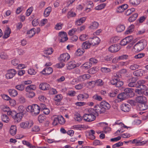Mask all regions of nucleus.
Returning <instances> with one entry per match:
<instances>
[{"instance_id": "nucleus-7", "label": "nucleus", "mask_w": 148, "mask_h": 148, "mask_svg": "<svg viewBox=\"0 0 148 148\" xmlns=\"http://www.w3.org/2000/svg\"><path fill=\"white\" fill-rule=\"evenodd\" d=\"M16 71L14 69H11L8 71L5 75V77L8 79L12 78L16 74Z\"/></svg>"}, {"instance_id": "nucleus-56", "label": "nucleus", "mask_w": 148, "mask_h": 148, "mask_svg": "<svg viewBox=\"0 0 148 148\" xmlns=\"http://www.w3.org/2000/svg\"><path fill=\"white\" fill-rule=\"evenodd\" d=\"M33 10V7H31L29 8L26 11L25 14L26 16H29L32 13Z\"/></svg>"}, {"instance_id": "nucleus-2", "label": "nucleus", "mask_w": 148, "mask_h": 148, "mask_svg": "<svg viewBox=\"0 0 148 148\" xmlns=\"http://www.w3.org/2000/svg\"><path fill=\"white\" fill-rule=\"evenodd\" d=\"M110 108V104L105 101L101 102L100 105H97L95 106V108L98 114L104 113Z\"/></svg>"}, {"instance_id": "nucleus-25", "label": "nucleus", "mask_w": 148, "mask_h": 148, "mask_svg": "<svg viewBox=\"0 0 148 148\" xmlns=\"http://www.w3.org/2000/svg\"><path fill=\"white\" fill-rule=\"evenodd\" d=\"M99 26V23H98L94 21L92 22L89 26V28L92 29H96Z\"/></svg>"}, {"instance_id": "nucleus-46", "label": "nucleus", "mask_w": 148, "mask_h": 148, "mask_svg": "<svg viewBox=\"0 0 148 148\" xmlns=\"http://www.w3.org/2000/svg\"><path fill=\"white\" fill-rule=\"evenodd\" d=\"M106 5V4L105 3L101 4L98 5L95 8V9L96 10H101L105 8Z\"/></svg>"}, {"instance_id": "nucleus-29", "label": "nucleus", "mask_w": 148, "mask_h": 148, "mask_svg": "<svg viewBox=\"0 0 148 148\" xmlns=\"http://www.w3.org/2000/svg\"><path fill=\"white\" fill-rule=\"evenodd\" d=\"M134 26L133 25H131L127 29L125 32V34H128L131 33L132 32L134 29Z\"/></svg>"}, {"instance_id": "nucleus-1", "label": "nucleus", "mask_w": 148, "mask_h": 148, "mask_svg": "<svg viewBox=\"0 0 148 148\" xmlns=\"http://www.w3.org/2000/svg\"><path fill=\"white\" fill-rule=\"evenodd\" d=\"M87 111V113L84 114V121L86 122H91L96 119L95 115H98V113L95 109L89 108L85 109L84 112Z\"/></svg>"}, {"instance_id": "nucleus-15", "label": "nucleus", "mask_w": 148, "mask_h": 148, "mask_svg": "<svg viewBox=\"0 0 148 148\" xmlns=\"http://www.w3.org/2000/svg\"><path fill=\"white\" fill-rule=\"evenodd\" d=\"M50 87V85L46 83H42L40 84L39 86V88L43 90H49Z\"/></svg>"}, {"instance_id": "nucleus-45", "label": "nucleus", "mask_w": 148, "mask_h": 148, "mask_svg": "<svg viewBox=\"0 0 148 148\" xmlns=\"http://www.w3.org/2000/svg\"><path fill=\"white\" fill-rule=\"evenodd\" d=\"M74 119L75 121L78 122H80L82 120V118L81 116L78 113H76L75 115Z\"/></svg>"}, {"instance_id": "nucleus-36", "label": "nucleus", "mask_w": 148, "mask_h": 148, "mask_svg": "<svg viewBox=\"0 0 148 148\" xmlns=\"http://www.w3.org/2000/svg\"><path fill=\"white\" fill-rule=\"evenodd\" d=\"M144 49V47H133L132 50L134 52H138Z\"/></svg>"}, {"instance_id": "nucleus-5", "label": "nucleus", "mask_w": 148, "mask_h": 148, "mask_svg": "<svg viewBox=\"0 0 148 148\" xmlns=\"http://www.w3.org/2000/svg\"><path fill=\"white\" fill-rule=\"evenodd\" d=\"M110 82L111 84L117 87H121L123 84V82L119 78L113 79L110 80Z\"/></svg>"}, {"instance_id": "nucleus-13", "label": "nucleus", "mask_w": 148, "mask_h": 148, "mask_svg": "<svg viewBox=\"0 0 148 148\" xmlns=\"http://www.w3.org/2000/svg\"><path fill=\"white\" fill-rule=\"evenodd\" d=\"M128 7V5L126 4H123L121 6H118L116 10L117 13H120L123 12Z\"/></svg>"}, {"instance_id": "nucleus-8", "label": "nucleus", "mask_w": 148, "mask_h": 148, "mask_svg": "<svg viewBox=\"0 0 148 148\" xmlns=\"http://www.w3.org/2000/svg\"><path fill=\"white\" fill-rule=\"evenodd\" d=\"M33 124L32 121H26L21 123L20 126L23 129H29L33 125Z\"/></svg>"}, {"instance_id": "nucleus-57", "label": "nucleus", "mask_w": 148, "mask_h": 148, "mask_svg": "<svg viewBox=\"0 0 148 148\" xmlns=\"http://www.w3.org/2000/svg\"><path fill=\"white\" fill-rule=\"evenodd\" d=\"M101 70L102 72L105 73L109 72L111 71L110 69L106 67H101Z\"/></svg>"}, {"instance_id": "nucleus-33", "label": "nucleus", "mask_w": 148, "mask_h": 148, "mask_svg": "<svg viewBox=\"0 0 148 148\" xmlns=\"http://www.w3.org/2000/svg\"><path fill=\"white\" fill-rule=\"evenodd\" d=\"M138 14L137 13H135L132 15L128 18V21L130 22H132L135 21L138 17Z\"/></svg>"}, {"instance_id": "nucleus-16", "label": "nucleus", "mask_w": 148, "mask_h": 148, "mask_svg": "<svg viewBox=\"0 0 148 148\" xmlns=\"http://www.w3.org/2000/svg\"><path fill=\"white\" fill-rule=\"evenodd\" d=\"M53 71L52 68L49 66H46L41 72L43 74L49 75Z\"/></svg>"}, {"instance_id": "nucleus-4", "label": "nucleus", "mask_w": 148, "mask_h": 148, "mask_svg": "<svg viewBox=\"0 0 148 148\" xmlns=\"http://www.w3.org/2000/svg\"><path fill=\"white\" fill-rule=\"evenodd\" d=\"M89 39L90 40H88L84 42V46H95L97 45L100 42V40L97 37H94L93 38H89Z\"/></svg>"}, {"instance_id": "nucleus-26", "label": "nucleus", "mask_w": 148, "mask_h": 148, "mask_svg": "<svg viewBox=\"0 0 148 148\" xmlns=\"http://www.w3.org/2000/svg\"><path fill=\"white\" fill-rule=\"evenodd\" d=\"M119 39V37L116 36L112 37L110 39L109 43L110 44L115 43Z\"/></svg>"}, {"instance_id": "nucleus-54", "label": "nucleus", "mask_w": 148, "mask_h": 148, "mask_svg": "<svg viewBox=\"0 0 148 148\" xmlns=\"http://www.w3.org/2000/svg\"><path fill=\"white\" fill-rule=\"evenodd\" d=\"M83 23V18H81L75 21V25L77 26L80 25Z\"/></svg>"}, {"instance_id": "nucleus-27", "label": "nucleus", "mask_w": 148, "mask_h": 148, "mask_svg": "<svg viewBox=\"0 0 148 148\" xmlns=\"http://www.w3.org/2000/svg\"><path fill=\"white\" fill-rule=\"evenodd\" d=\"M139 107L140 110L142 111L147 110L148 108V106L145 103L140 104L139 105Z\"/></svg>"}, {"instance_id": "nucleus-47", "label": "nucleus", "mask_w": 148, "mask_h": 148, "mask_svg": "<svg viewBox=\"0 0 148 148\" xmlns=\"http://www.w3.org/2000/svg\"><path fill=\"white\" fill-rule=\"evenodd\" d=\"M140 66L136 64H133L131 65L130 67V69L132 70H135L136 69L140 68Z\"/></svg>"}, {"instance_id": "nucleus-19", "label": "nucleus", "mask_w": 148, "mask_h": 148, "mask_svg": "<svg viewBox=\"0 0 148 148\" xmlns=\"http://www.w3.org/2000/svg\"><path fill=\"white\" fill-rule=\"evenodd\" d=\"M146 143V141H141L139 138L134 139L132 141V144H136L137 145H141Z\"/></svg>"}, {"instance_id": "nucleus-9", "label": "nucleus", "mask_w": 148, "mask_h": 148, "mask_svg": "<svg viewBox=\"0 0 148 148\" xmlns=\"http://www.w3.org/2000/svg\"><path fill=\"white\" fill-rule=\"evenodd\" d=\"M133 39V37L132 36H129L125 37L121 41L120 45L121 46H125L131 42Z\"/></svg>"}, {"instance_id": "nucleus-51", "label": "nucleus", "mask_w": 148, "mask_h": 148, "mask_svg": "<svg viewBox=\"0 0 148 148\" xmlns=\"http://www.w3.org/2000/svg\"><path fill=\"white\" fill-rule=\"evenodd\" d=\"M95 83L96 85L99 86H102L104 84L103 82L101 79H98L96 80Z\"/></svg>"}, {"instance_id": "nucleus-63", "label": "nucleus", "mask_w": 148, "mask_h": 148, "mask_svg": "<svg viewBox=\"0 0 148 148\" xmlns=\"http://www.w3.org/2000/svg\"><path fill=\"white\" fill-rule=\"evenodd\" d=\"M123 143L121 142H119L116 144H114L112 146V148H115L117 147H119L122 146Z\"/></svg>"}, {"instance_id": "nucleus-12", "label": "nucleus", "mask_w": 148, "mask_h": 148, "mask_svg": "<svg viewBox=\"0 0 148 148\" xmlns=\"http://www.w3.org/2000/svg\"><path fill=\"white\" fill-rule=\"evenodd\" d=\"M135 101L136 103L141 104L143 103H146L147 99L145 96H138L136 97Z\"/></svg>"}, {"instance_id": "nucleus-39", "label": "nucleus", "mask_w": 148, "mask_h": 148, "mask_svg": "<svg viewBox=\"0 0 148 148\" xmlns=\"http://www.w3.org/2000/svg\"><path fill=\"white\" fill-rule=\"evenodd\" d=\"M130 4L133 5H137L140 3V0H130L129 1Z\"/></svg>"}, {"instance_id": "nucleus-30", "label": "nucleus", "mask_w": 148, "mask_h": 148, "mask_svg": "<svg viewBox=\"0 0 148 148\" xmlns=\"http://www.w3.org/2000/svg\"><path fill=\"white\" fill-rule=\"evenodd\" d=\"M128 97L124 92L119 94L117 96V98L121 100H124Z\"/></svg>"}, {"instance_id": "nucleus-42", "label": "nucleus", "mask_w": 148, "mask_h": 148, "mask_svg": "<svg viewBox=\"0 0 148 148\" xmlns=\"http://www.w3.org/2000/svg\"><path fill=\"white\" fill-rule=\"evenodd\" d=\"M15 88L19 91H22L24 89V85L23 84H18L15 86Z\"/></svg>"}, {"instance_id": "nucleus-20", "label": "nucleus", "mask_w": 148, "mask_h": 148, "mask_svg": "<svg viewBox=\"0 0 148 148\" xmlns=\"http://www.w3.org/2000/svg\"><path fill=\"white\" fill-rule=\"evenodd\" d=\"M147 45L146 41L144 39H142L138 42L134 46H146Z\"/></svg>"}, {"instance_id": "nucleus-28", "label": "nucleus", "mask_w": 148, "mask_h": 148, "mask_svg": "<svg viewBox=\"0 0 148 148\" xmlns=\"http://www.w3.org/2000/svg\"><path fill=\"white\" fill-rule=\"evenodd\" d=\"M86 133H88L89 136L88 138L91 140H93L95 139V137L94 135L95 134V131L93 130H90L89 132H87Z\"/></svg>"}, {"instance_id": "nucleus-43", "label": "nucleus", "mask_w": 148, "mask_h": 148, "mask_svg": "<svg viewBox=\"0 0 148 148\" xmlns=\"http://www.w3.org/2000/svg\"><path fill=\"white\" fill-rule=\"evenodd\" d=\"M53 50L51 47H50L45 50L44 53L46 55H50L53 52Z\"/></svg>"}, {"instance_id": "nucleus-38", "label": "nucleus", "mask_w": 148, "mask_h": 148, "mask_svg": "<svg viewBox=\"0 0 148 148\" xmlns=\"http://www.w3.org/2000/svg\"><path fill=\"white\" fill-rule=\"evenodd\" d=\"M125 27L123 25H118L116 28V30L118 32H121L124 30Z\"/></svg>"}, {"instance_id": "nucleus-40", "label": "nucleus", "mask_w": 148, "mask_h": 148, "mask_svg": "<svg viewBox=\"0 0 148 148\" xmlns=\"http://www.w3.org/2000/svg\"><path fill=\"white\" fill-rule=\"evenodd\" d=\"M7 110H4V111L7 112V114L8 115H11L12 117L15 114L16 112L14 111H9V108H6Z\"/></svg>"}, {"instance_id": "nucleus-11", "label": "nucleus", "mask_w": 148, "mask_h": 148, "mask_svg": "<svg viewBox=\"0 0 148 148\" xmlns=\"http://www.w3.org/2000/svg\"><path fill=\"white\" fill-rule=\"evenodd\" d=\"M70 56L67 53L61 54L59 60L62 62L67 61L70 58Z\"/></svg>"}, {"instance_id": "nucleus-21", "label": "nucleus", "mask_w": 148, "mask_h": 148, "mask_svg": "<svg viewBox=\"0 0 148 148\" xmlns=\"http://www.w3.org/2000/svg\"><path fill=\"white\" fill-rule=\"evenodd\" d=\"M133 90V89L132 88H127L125 89L124 92L129 97L131 95L134 93Z\"/></svg>"}, {"instance_id": "nucleus-22", "label": "nucleus", "mask_w": 148, "mask_h": 148, "mask_svg": "<svg viewBox=\"0 0 148 148\" xmlns=\"http://www.w3.org/2000/svg\"><path fill=\"white\" fill-rule=\"evenodd\" d=\"M10 95L12 97H14L18 95L17 91L14 89H10L8 90Z\"/></svg>"}, {"instance_id": "nucleus-14", "label": "nucleus", "mask_w": 148, "mask_h": 148, "mask_svg": "<svg viewBox=\"0 0 148 148\" xmlns=\"http://www.w3.org/2000/svg\"><path fill=\"white\" fill-rule=\"evenodd\" d=\"M121 109L125 112H129L130 110L131 106L129 104L123 103L121 105Z\"/></svg>"}, {"instance_id": "nucleus-34", "label": "nucleus", "mask_w": 148, "mask_h": 148, "mask_svg": "<svg viewBox=\"0 0 148 148\" xmlns=\"http://www.w3.org/2000/svg\"><path fill=\"white\" fill-rule=\"evenodd\" d=\"M58 123L61 125L64 124L65 120L62 116H58Z\"/></svg>"}, {"instance_id": "nucleus-32", "label": "nucleus", "mask_w": 148, "mask_h": 148, "mask_svg": "<svg viewBox=\"0 0 148 148\" xmlns=\"http://www.w3.org/2000/svg\"><path fill=\"white\" fill-rule=\"evenodd\" d=\"M16 127L14 125H12L10 128V133L12 136L16 134Z\"/></svg>"}, {"instance_id": "nucleus-58", "label": "nucleus", "mask_w": 148, "mask_h": 148, "mask_svg": "<svg viewBox=\"0 0 148 148\" xmlns=\"http://www.w3.org/2000/svg\"><path fill=\"white\" fill-rule=\"evenodd\" d=\"M0 57L2 59H6L8 58V56L6 53L2 52L0 54Z\"/></svg>"}, {"instance_id": "nucleus-6", "label": "nucleus", "mask_w": 148, "mask_h": 148, "mask_svg": "<svg viewBox=\"0 0 148 148\" xmlns=\"http://www.w3.org/2000/svg\"><path fill=\"white\" fill-rule=\"evenodd\" d=\"M59 41L60 42H64L68 40L66 33L64 32H61L59 33Z\"/></svg>"}, {"instance_id": "nucleus-53", "label": "nucleus", "mask_w": 148, "mask_h": 148, "mask_svg": "<svg viewBox=\"0 0 148 148\" xmlns=\"http://www.w3.org/2000/svg\"><path fill=\"white\" fill-rule=\"evenodd\" d=\"M49 90V93L50 94H51V95L56 94L58 93V92L56 90V89L55 88H51L50 87Z\"/></svg>"}, {"instance_id": "nucleus-49", "label": "nucleus", "mask_w": 148, "mask_h": 148, "mask_svg": "<svg viewBox=\"0 0 148 148\" xmlns=\"http://www.w3.org/2000/svg\"><path fill=\"white\" fill-rule=\"evenodd\" d=\"M1 119L3 122L7 123L9 120V119L6 114H3L1 116Z\"/></svg>"}, {"instance_id": "nucleus-52", "label": "nucleus", "mask_w": 148, "mask_h": 148, "mask_svg": "<svg viewBox=\"0 0 148 148\" xmlns=\"http://www.w3.org/2000/svg\"><path fill=\"white\" fill-rule=\"evenodd\" d=\"M67 17L68 18L75 17L76 16L75 13L73 12L72 10H71L68 13Z\"/></svg>"}, {"instance_id": "nucleus-64", "label": "nucleus", "mask_w": 148, "mask_h": 148, "mask_svg": "<svg viewBox=\"0 0 148 148\" xmlns=\"http://www.w3.org/2000/svg\"><path fill=\"white\" fill-rule=\"evenodd\" d=\"M77 31V29L76 28H73L71 30H70L68 32V34L70 36H73L75 33V32Z\"/></svg>"}, {"instance_id": "nucleus-10", "label": "nucleus", "mask_w": 148, "mask_h": 148, "mask_svg": "<svg viewBox=\"0 0 148 148\" xmlns=\"http://www.w3.org/2000/svg\"><path fill=\"white\" fill-rule=\"evenodd\" d=\"M23 115V114L22 113L19 112L16 114V112L15 114L13 116L12 118L15 123H18L21 121Z\"/></svg>"}, {"instance_id": "nucleus-44", "label": "nucleus", "mask_w": 148, "mask_h": 148, "mask_svg": "<svg viewBox=\"0 0 148 148\" xmlns=\"http://www.w3.org/2000/svg\"><path fill=\"white\" fill-rule=\"evenodd\" d=\"M22 143L23 144L26 145L29 148H35V146H32L31 143L27 141L23 140L22 141Z\"/></svg>"}, {"instance_id": "nucleus-50", "label": "nucleus", "mask_w": 148, "mask_h": 148, "mask_svg": "<svg viewBox=\"0 0 148 148\" xmlns=\"http://www.w3.org/2000/svg\"><path fill=\"white\" fill-rule=\"evenodd\" d=\"M83 53V49L82 48V49H78L75 52V54L78 56L82 55Z\"/></svg>"}, {"instance_id": "nucleus-24", "label": "nucleus", "mask_w": 148, "mask_h": 148, "mask_svg": "<svg viewBox=\"0 0 148 148\" xmlns=\"http://www.w3.org/2000/svg\"><path fill=\"white\" fill-rule=\"evenodd\" d=\"M51 10L52 8L51 7H48L44 11V16L45 17L48 16L51 11Z\"/></svg>"}, {"instance_id": "nucleus-60", "label": "nucleus", "mask_w": 148, "mask_h": 148, "mask_svg": "<svg viewBox=\"0 0 148 148\" xmlns=\"http://www.w3.org/2000/svg\"><path fill=\"white\" fill-rule=\"evenodd\" d=\"M128 56L127 55H123L119 56L117 58L118 60H123L124 59H127L128 58Z\"/></svg>"}, {"instance_id": "nucleus-23", "label": "nucleus", "mask_w": 148, "mask_h": 148, "mask_svg": "<svg viewBox=\"0 0 148 148\" xmlns=\"http://www.w3.org/2000/svg\"><path fill=\"white\" fill-rule=\"evenodd\" d=\"M120 49V47H109L108 50L112 53H114L118 51Z\"/></svg>"}, {"instance_id": "nucleus-18", "label": "nucleus", "mask_w": 148, "mask_h": 148, "mask_svg": "<svg viewBox=\"0 0 148 148\" xmlns=\"http://www.w3.org/2000/svg\"><path fill=\"white\" fill-rule=\"evenodd\" d=\"M144 71L141 69H139L134 71L133 73L134 75L137 77L142 76L144 73Z\"/></svg>"}, {"instance_id": "nucleus-55", "label": "nucleus", "mask_w": 148, "mask_h": 148, "mask_svg": "<svg viewBox=\"0 0 148 148\" xmlns=\"http://www.w3.org/2000/svg\"><path fill=\"white\" fill-rule=\"evenodd\" d=\"M135 9L134 8H132L127 10L125 13V14L126 16H128L130 15L132 12L135 11Z\"/></svg>"}, {"instance_id": "nucleus-41", "label": "nucleus", "mask_w": 148, "mask_h": 148, "mask_svg": "<svg viewBox=\"0 0 148 148\" xmlns=\"http://www.w3.org/2000/svg\"><path fill=\"white\" fill-rule=\"evenodd\" d=\"M76 66L74 61H71L69 62L68 64V65L67 66V69H71L74 68Z\"/></svg>"}, {"instance_id": "nucleus-48", "label": "nucleus", "mask_w": 148, "mask_h": 148, "mask_svg": "<svg viewBox=\"0 0 148 148\" xmlns=\"http://www.w3.org/2000/svg\"><path fill=\"white\" fill-rule=\"evenodd\" d=\"M92 64L90 62H88L84 63V69H88L92 66Z\"/></svg>"}, {"instance_id": "nucleus-17", "label": "nucleus", "mask_w": 148, "mask_h": 148, "mask_svg": "<svg viewBox=\"0 0 148 148\" xmlns=\"http://www.w3.org/2000/svg\"><path fill=\"white\" fill-rule=\"evenodd\" d=\"M146 82V81L143 79H140L139 80L137 83H138V86H137L138 88L140 87L141 89H145L146 88V86L144 84Z\"/></svg>"}, {"instance_id": "nucleus-3", "label": "nucleus", "mask_w": 148, "mask_h": 148, "mask_svg": "<svg viewBox=\"0 0 148 148\" xmlns=\"http://www.w3.org/2000/svg\"><path fill=\"white\" fill-rule=\"evenodd\" d=\"M27 112H30L32 115H36L40 112V108L37 104L29 106L26 109Z\"/></svg>"}, {"instance_id": "nucleus-62", "label": "nucleus", "mask_w": 148, "mask_h": 148, "mask_svg": "<svg viewBox=\"0 0 148 148\" xmlns=\"http://www.w3.org/2000/svg\"><path fill=\"white\" fill-rule=\"evenodd\" d=\"M63 25V23H57L56 25L55 28L56 30H60L62 29Z\"/></svg>"}, {"instance_id": "nucleus-31", "label": "nucleus", "mask_w": 148, "mask_h": 148, "mask_svg": "<svg viewBox=\"0 0 148 148\" xmlns=\"http://www.w3.org/2000/svg\"><path fill=\"white\" fill-rule=\"evenodd\" d=\"M36 89V87L35 85H29L27 86L25 89L26 92H29L31 90H35Z\"/></svg>"}, {"instance_id": "nucleus-59", "label": "nucleus", "mask_w": 148, "mask_h": 148, "mask_svg": "<svg viewBox=\"0 0 148 148\" xmlns=\"http://www.w3.org/2000/svg\"><path fill=\"white\" fill-rule=\"evenodd\" d=\"M27 92V97L29 98H32L35 95V93L31 91L29 92Z\"/></svg>"}, {"instance_id": "nucleus-61", "label": "nucleus", "mask_w": 148, "mask_h": 148, "mask_svg": "<svg viewBox=\"0 0 148 148\" xmlns=\"http://www.w3.org/2000/svg\"><path fill=\"white\" fill-rule=\"evenodd\" d=\"M62 98V97L61 94H58L56 95L54 98V100L56 101H60Z\"/></svg>"}, {"instance_id": "nucleus-37", "label": "nucleus", "mask_w": 148, "mask_h": 148, "mask_svg": "<svg viewBox=\"0 0 148 148\" xmlns=\"http://www.w3.org/2000/svg\"><path fill=\"white\" fill-rule=\"evenodd\" d=\"M11 33V30L9 27H8L7 29L5 31L4 36H3V38H8Z\"/></svg>"}, {"instance_id": "nucleus-35", "label": "nucleus", "mask_w": 148, "mask_h": 148, "mask_svg": "<svg viewBox=\"0 0 148 148\" xmlns=\"http://www.w3.org/2000/svg\"><path fill=\"white\" fill-rule=\"evenodd\" d=\"M36 30V29L34 28L31 29L30 31H28L27 33L29 35V37L30 38H31L35 34Z\"/></svg>"}]
</instances>
